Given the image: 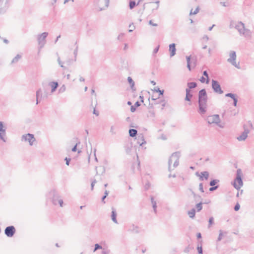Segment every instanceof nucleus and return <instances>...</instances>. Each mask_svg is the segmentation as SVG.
I'll return each mask as SVG.
<instances>
[{
    "instance_id": "nucleus-1",
    "label": "nucleus",
    "mask_w": 254,
    "mask_h": 254,
    "mask_svg": "<svg viewBox=\"0 0 254 254\" xmlns=\"http://www.w3.org/2000/svg\"><path fill=\"white\" fill-rule=\"evenodd\" d=\"M207 96L205 89L200 90L198 93L199 113L202 115L206 112Z\"/></svg>"
},
{
    "instance_id": "nucleus-2",
    "label": "nucleus",
    "mask_w": 254,
    "mask_h": 254,
    "mask_svg": "<svg viewBox=\"0 0 254 254\" xmlns=\"http://www.w3.org/2000/svg\"><path fill=\"white\" fill-rule=\"evenodd\" d=\"M235 28L238 31L240 35H242L248 39L252 38V32L250 30L245 27V24L242 21L238 22L236 24Z\"/></svg>"
},
{
    "instance_id": "nucleus-3",
    "label": "nucleus",
    "mask_w": 254,
    "mask_h": 254,
    "mask_svg": "<svg viewBox=\"0 0 254 254\" xmlns=\"http://www.w3.org/2000/svg\"><path fill=\"white\" fill-rule=\"evenodd\" d=\"M180 155V152H175L171 155L168 161V170L169 171L174 170L179 165Z\"/></svg>"
},
{
    "instance_id": "nucleus-4",
    "label": "nucleus",
    "mask_w": 254,
    "mask_h": 254,
    "mask_svg": "<svg viewBox=\"0 0 254 254\" xmlns=\"http://www.w3.org/2000/svg\"><path fill=\"white\" fill-rule=\"evenodd\" d=\"M49 195L52 197V202L54 205H56L59 203L61 207L63 206V200L55 190H51L49 193Z\"/></svg>"
},
{
    "instance_id": "nucleus-5",
    "label": "nucleus",
    "mask_w": 254,
    "mask_h": 254,
    "mask_svg": "<svg viewBox=\"0 0 254 254\" xmlns=\"http://www.w3.org/2000/svg\"><path fill=\"white\" fill-rule=\"evenodd\" d=\"M110 0H94V4L99 11H102L107 8Z\"/></svg>"
},
{
    "instance_id": "nucleus-6",
    "label": "nucleus",
    "mask_w": 254,
    "mask_h": 254,
    "mask_svg": "<svg viewBox=\"0 0 254 254\" xmlns=\"http://www.w3.org/2000/svg\"><path fill=\"white\" fill-rule=\"evenodd\" d=\"M242 172L240 169L237 170L236 178L233 184L234 188L239 190L243 186V183L242 179Z\"/></svg>"
},
{
    "instance_id": "nucleus-7",
    "label": "nucleus",
    "mask_w": 254,
    "mask_h": 254,
    "mask_svg": "<svg viewBox=\"0 0 254 254\" xmlns=\"http://www.w3.org/2000/svg\"><path fill=\"white\" fill-rule=\"evenodd\" d=\"M229 58L227 59V62L230 63L238 69H240V63L236 62V53L234 51H230L229 54Z\"/></svg>"
},
{
    "instance_id": "nucleus-8",
    "label": "nucleus",
    "mask_w": 254,
    "mask_h": 254,
    "mask_svg": "<svg viewBox=\"0 0 254 254\" xmlns=\"http://www.w3.org/2000/svg\"><path fill=\"white\" fill-rule=\"evenodd\" d=\"M48 35V33L45 32L37 36L38 43L39 46V48L42 49L46 43V38Z\"/></svg>"
},
{
    "instance_id": "nucleus-9",
    "label": "nucleus",
    "mask_w": 254,
    "mask_h": 254,
    "mask_svg": "<svg viewBox=\"0 0 254 254\" xmlns=\"http://www.w3.org/2000/svg\"><path fill=\"white\" fill-rule=\"evenodd\" d=\"M207 120L209 124H215L219 127H222L219 125L220 122V120L218 115L209 116L207 117Z\"/></svg>"
},
{
    "instance_id": "nucleus-10",
    "label": "nucleus",
    "mask_w": 254,
    "mask_h": 254,
    "mask_svg": "<svg viewBox=\"0 0 254 254\" xmlns=\"http://www.w3.org/2000/svg\"><path fill=\"white\" fill-rule=\"evenodd\" d=\"M21 140L28 142L30 145H32L33 142L35 141L34 135L30 133L23 135L21 137Z\"/></svg>"
},
{
    "instance_id": "nucleus-11",
    "label": "nucleus",
    "mask_w": 254,
    "mask_h": 254,
    "mask_svg": "<svg viewBox=\"0 0 254 254\" xmlns=\"http://www.w3.org/2000/svg\"><path fill=\"white\" fill-rule=\"evenodd\" d=\"M212 88L214 92L218 94H222L223 93V90L221 89L220 85L219 82L214 79L212 80Z\"/></svg>"
},
{
    "instance_id": "nucleus-12",
    "label": "nucleus",
    "mask_w": 254,
    "mask_h": 254,
    "mask_svg": "<svg viewBox=\"0 0 254 254\" xmlns=\"http://www.w3.org/2000/svg\"><path fill=\"white\" fill-rule=\"evenodd\" d=\"M16 230L14 226H7L4 230V234L8 237H12L15 233Z\"/></svg>"
},
{
    "instance_id": "nucleus-13",
    "label": "nucleus",
    "mask_w": 254,
    "mask_h": 254,
    "mask_svg": "<svg viewBox=\"0 0 254 254\" xmlns=\"http://www.w3.org/2000/svg\"><path fill=\"white\" fill-rule=\"evenodd\" d=\"M250 130L248 128H245L244 131L239 136L237 137V139L239 141H244L248 137V134L250 133Z\"/></svg>"
},
{
    "instance_id": "nucleus-14",
    "label": "nucleus",
    "mask_w": 254,
    "mask_h": 254,
    "mask_svg": "<svg viewBox=\"0 0 254 254\" xmlns=\"http://www.w3.org/2000/svg\"><path fill=\"white\" fill-rule=\"evenodd\" d=\"M49 86L51 88V93H54L59 86L58 82L51 81L49 83Z\"/></svg>"
},
{
    "instance_id": "nucleus-15",
    "label": "nucleus",
    "mask_w": 254,
    "mask_h": 254,
    "mask_svg": "<svg viewBox=\"0 0 254 254\" xmlns=\"http://www.w3.org/2000/svg\"><path fill=\"white\" fill-rule=\"evenodd\" d=\"M209 177V173L207 171H203L201 172L200 173V178H199V180L200 181H202L204 180H207Z\"/></svg>"
},
{
    "instance_id": "nucleus-16",
    "label": "nucleus",
    "mask_w": 254,
    "mask_h": 254,
    "mask_svg": "<svg viewBox=\"0 0 254 254\" xmlns=\"http://www.w3.org/2000/svg\"><path fill=\"white\" fill-rule=\"evenodd\" d=\"M176 45L174 43L169 45V51L170 52V57H173L176 54Z\"/></svg>"
},
{
    "instance_id": "nucleus-17",
    "label": "nucleus",
    "mask_w": 254,
    "mask_h": 254,
    "mask_svg": "<svg viewBox=\"0 0 254 254\" xmlns=\"http://www.w3.org/2000/svg\"><path fill=\"white\" fill-rule=\"evenodd\" d=\"M0 139L3 142H6V132L4 128H0Z\"/></svg>"
},
{
    "instance_id": "nucleus-18",
    "label": "nucleus",
    "mask_w": 254,
    "mask_h": 254,
    "mask_svg": "<svg viewBox=\"0 0 254 254\" xmlns=\"http://www.w3.org/2000/svg\"><path fill=\"white\" fill-rule=\"evenodd\" d=\"M112 215H111V217H112V221L115 223H118V221H117V220L116 219V217H117V213H116V210L115 208H114L113 207L112 208Z\"/></svg>"
},
{
    "instance_id": "nucleus-19",
    "label": "nucleus",
    "mask_w": 254,
    "mask_h": 254,
    "mask_svg": "<svg viewBox=\"0 0 254 254\" xmlns=\"http://www.w3.org/2000/svg\"><path fill=\"white\" fill-rule=\"evenodd\" d=\"M151 203L152 204V207H153V211L154 212V213L156 214L157 213V204H156V201H155L154 200V198L152 196H151Z\"/></svg>"
},
{
    "instance_id": "nucleus-20",
    "label": "nucleus",
    "mask_w": 254,
    "mask_h": 254,
    "mask_svg": "<svg viewBox=\"0 0 254 254\" xmlns=\"http://www.w3.org/2000/svg\"><path fill=\"white\" fill-rule=\"evenodd\" d=\"M21 58V56L19 54H17L11 61V64H14L17 63L19 60Z\"/></svg>"
},
{
    "instance_id": "nucleus-21",
    "label": "nucleus",
    "mask_w": 254,
    "mask_h": 254,
    "mask_svg": "<svg viewBox=\"0 0 254 254\" xmlns=\"http://www.w3.org/2000/svg\"><path fill=\"white\" fill-rule=\"evenodd\" d=\"M137 143L139 144L140 146H142L143 144L146 143V141L144 140L142 136H138L137 139Z\"/></svg>"
},
{
    "instance_id": "nucleus-22",
    "label": "nucleus",
    "mask_w": 254,
    "mask_h": 254,
    "mask_svg": "<svg viewBox=\"0 0 254 254\" xmlns=\"http://www.w3.org/2000/svg\"><path fill=\"white\" fill-rule=\"evenodd\" d=\"M186 96L185 100L187 101H190L192 97V95L190 94V89L187 88V89H186Z\"/></svg>"
},
{
    "instance_id": "nucleus-23",
    "label": "nucleus",
    "mask_w": 254,
    "mask_h": 254,
    "mask_svg": "<svg viewBox=\"0 0 254 254\" xmlns=\"http://www.w3.org/2000/svg\"><path fill=\"white\" fill-rule=\"evenodd\" d=\"M140 105V104L138 101L135 102L134 105L131 106L130 108V111L131 112H134L136 110V107H139Z\"/></svg>"
},
{
    "instance_id": "nucleus-24",
    "label": "nucleus",
    "mask_w": 254,
    "mask_h": 254,
    "mask_svg": "<svg viewBox=\"0 0 254 254\" xmlns=\"http://www.w3.org/2000/svg\"><path fill=\"white\" fill-rule=\"evenodd\" d=\"M137 131L135 129H130L129 130V134L131 137H134L137 134Z\"/></svg>"
},
{
    "instance_id": "nucleus-25",
    "label": "nucleus",
    "mask_w": 254,
    "mask_h": 254,
    "mask_svg": "<svg viewBox=\"0 0 254 254\" xmlns=\"http://www.w3.org/2000/svg\"><path fill=\"white\" fill-rule=\"evenodd\" d=\"M187 62V67L189 69V70H191L190 68V63H191V56H187L186 57Z\"/></svg>"
},
{
    "instance_id": "nucleus-26",
    "label": "nucleus",
    "mask_w": 254,
    "mask_h": 254,
    "mask_svg": "<svg viewBox=\"0 0 254 254\" xmlns=\"http://www.w3.org/2000/svg\"><path fill=\"white\" fill-rule=\"evenodd\" d=\"M130 230L134 233H138L140 232L139 227L134 225H132V229H131Z\"/></svg>"
},
{
    "instance_id": "nucleus-27",
    "label": "nucleus",
    "mask_w": 254,
    "mask_h": 254,
    "mask_svg": "<svg viewBox=\"0 0 254 254\" xmlns=\"http://www.w3.org/2000/svg\"><path fill=\"white\" fill-rule=\"evenodd\" d=\"M195 210L194 208H192L188 212V215L191 218H193L195 216Z\"/></svg>"
},
{
    "instance_id": "nucleus-28",
    "label": "nucleus",
    "mask_w": 254,
    "mask_h": 254,
    "mask_svg": "<svg viewBox=\"0 0 254 254\" xmlns=\"http://www.w3.org/2000/svg\"><path fill=\"white\" fill-rule=\"evenodd\" d=\"M153 91L158 92L159 94V96L161 95H163L164 93V90H160V88L158 87H155L154 89L153 90Z\"/></svg>"
},
{
    "instance_id": "nucleus-29",
    "label": "nucleus",
    "mask_w": 254,
    "mask_h": 254,
    "mask_svg": "<svg viewBox=\"0 0 254 254\" xmlns=\"http://www.w3.org/2000/svg\"><path fill=\"white\" fill-rule=\"evenodd\" d=\"M196 86H197L196 83L194 82H189L188 83V86L189 87V89L194 88L196 87Z\"/></svg>"
},
{
    "instance_id": "nucleus-30",
    "label": "nucleus",
    "mask_w": 254,
    "mask_h": 254,
    "mask_svg": "<svg viewBox=\"0 0 254 254\" xmlns=\"http://www.w3.org/2000/svg\"><path fill=\"white\" fill-rule=\"evenodd\" d=\"M127 80H128V83L130 85L131 88L132 89H133V88L134 85V82L133 80L132 79V78L130 77H128Z\"/></svg>"
},
{
    "instance_id": "nucleus-31",
    "label": "nucleus",
    "mask_w": 254,
    "mask_h": 254,
    "mask_svg": "<svg viewBox=\"0 0 254 254\" xmlns=\"http://www.w3.org/2000/svg\"><path fill=\"white\" fill-rule=\"evenodd\" d=\"M225 96L226 97H230L233 100H234V99H235L236 98H237V95L234 94H233V93H227L225 95Z\"/></svg>"
},
{
    "instance_id": "nucleus-32",
    "label": "nucleus",
    "mask_w": 254,
    "mask_h": 254,
    "mask_svg": "<svg viewBox=\"0 0 254 254\" xmlns=\"http://www.w3.org/2000/svg\"><path fill=\"white\" fill-rule=\"evenodd\" d=\"M135 5H137V4H136V2L134 1H130L129 3V8L130 9H133Z\"/></svg>"
},
{
    "instance_id": "nucleus-33",
    "label": "nucleus",
    "mask_w": 254,
    "mask_h": 254,
    "mask_svg": "<svg viewBox=\"0 0 254 254\" xmlns=\"http://www.w3.org/2000/svg\"><path fill=\"white\" fill-rule=\"evenodd\" d=\"M202 203L200 202L196 205V208L197 209V211L198 212L200 211L202 209Z\"/></svg>"
},
{
    "instance_id": "nucleus-34",
    "label": "nucleus",
    "mask_w": 254,
    "mask_h": 254,
    "mask_svg": "<svg viewBox=\"0 0 254 254\" xmlns=\"http://www.w3.org/2000/svg\"><path fill=\"white\" fill-rule=\"evenodd\" d=\"M41 92H42V90H41V89H39L37 91H36V104H38L39 103V102H38V97L40 95V94L41 93Z\"/></svg>"
},
{
    "instance_id": "nucleus-35",
    "label": "nucleus",
    "mask_w": 254,
    "mask_h": 254,
    "mask_svg": "<svg viewBox=\"0 0 254 254\" xmlns=\"http://www.w3.org/2000/svg\"><path fill=\"white\" fill-rule=\"evenodd\" d=\"M196 59L195 57H192L191 60L190 65H192L193 67L196 65Z\"/></svg>"
},
{
    "instance_id": "nucleus-36",
    "label": "nucleus",
    "mask_w": 254,
    "mask_h": 254,
    "mask_svg": "<svg viewBox=\"0 0 254 254\" xmlns=\"http://www.w3.org/2000/svg\"><path fill=\"white\" fill-rule=\"evenodd\" d=\"M219 182L218 180H213L210 181L209 185L210 186H215V185Z\"/></svg>"
},
{
    "instance_id": "nucleus-37",
    "label": "nucleus",
    "mask_w": 254,
    "mask_h": 254,
    "mask_svg": "<svg viewBox=\"0 0 254 254\" xmlns=\"http://www.w3.org/2000/svg\"><path fill=\"white\" fill-rule=\"evenodd\" d=\"M203 74L204 76H205L207 78V79L206 80V83L207 84H208L209 83V79L208 74L207 73V71L206 70L204 71L203 72Z\"/></svg>"
},
{
    "instance_id": "nucleus-38",
    "label": "nucleus",
    "mask_w": 254,
    "mask_h": 254,
    "mask_svg": "<svg viewBox=\"0 0 254 254\" xmlns=\"http://www.w3.org/2000/svg\"><path fill=\"white\" fill-rule=\"evenodd\" d=\"M199 7H197L194 11H192V9L190 10V14H196L199 12Z\"/></svg>"
},
{
    "instance_id": "nucleus-39",
    "label": "nucleus",
    "mask_w": 254,
    "mask_h": 254,
    "mask_svg": "<svg viewBox=\"0 0 254 254\" xmlns=\"http://www.w3.org/2000/svg\"><path fill=\"white\" fill-rule=\"evenodd\" d=\"M102 249V247L101 246H100L98 244H96L95 245V248L94 250V252H95L96 251H97L98 249Z\"/></svg>"
},
{
    "instance_id": "nucleus-40",
    "label": "nucleus",
    "mask_w": 254,
    "mask_h": 254,
    "mask_svg": "<svg viewBox=\"0 0 254 254\" xmlns=\"http://www.w3.org/2000/svg\"><path fill=\"white\" fill-rule=\"evenodd\" d=\"M58 62L59 64V65L63 68H65V67L63 65V63L61 61V59H60V57H58Z\"/></svg>"
},
{
    "instance_id": "nucleus-41",
    "label": "nucleus",
    "mask_w": 254,
    "mask_h": 254,
    "mask_svg": "<svg viewBox=\"0 0 254 254\" xmlns=\"http://www.w3.org/2000/svg\"><path fill=\"white\" fill-rule=\"evenodd\" d=\"M222 236H223V232L222 230L219 231V235L218 238V241H220L222 239Z\"/></svg>"
},
{
    "instance_id": "nucleus-42",
    "label": "nucleus",
    "mask_w": 254,
    "mask_h": 254,
    "mask_svg": "<svg viewBox=\"0 0 254 254\" xmlns=\"http://www.w3.org/2000/svg\"><path fill=\"white\" fill-rule=\"evenodd\" d=\"M65 86L64 85H63L61 88L60 89H59V92H64L65 91Z\"/></svg>"
},
{
    "instance_id": "nucleus-43",
    "label": "nucleus",
    "mask_w": 254,
    "mask_h": 254,
    "mask_svg": "<svg viewBox=\"0 0 254 254\" xmlns=\"http://www.w3.org/2000/svg\"><path fill=\"white\" fill-rule=\"evenodd\" d=\"M213 221H214V219H213V217H210L209 219V224H208V227H210V226L213 223Z\"/></svg>"
},
{
    "instance_id": "nucleus-44",
    "label": "nucleus",
    "mask_w": 254,
    "mask_h": 254,
    "mask_svg": "<svg viewBox=\"0 0 254 254\" xmlns=\"http://www.w3.org/2000/svg\"><path fill=\"white\" fill-rule=\"evenodd\" d=\"M218 186H212V187L209 188V191H214V190H216L217 189H218Z\"/></svg>"
},
{
    "instance_id": "nucleus-45",
    "label": "nucleus",
    "mask_w": 254,
    "mask_h": 254,
    "mask_svg": "<svg viewBox=\"0 0 254 254\" xmlns=\"http://www.w3.org/2000/svg\"><path fill=\"white\" fill-rule=\"evenodd\" d=\"M199 190L202 192H204L203 188V184L202 183H200L199 185Z\"/></svg>"
},
{
    "instance_id": "nucleus-46",
    "label": "nucleus",
    "mask_w": 254,
    "mask_h": 254,
    "mask_svg": "<svg viewBox=\"0 0 254 254\" xmlns=\"http://www.w3.org/2000/svg\"><path fill=\"white\" fill-rule=\"evenodd\" d=\"M110 252V251L109 250L103 249V250L102 252V254H109Z\"/></svg>"
},
{
    "instance_id": "nucleus-47",
    "label": "nucleus",
    "mask_w": 254,
    "mask_h": 254,
    "mask_svg": "<svg viewBox=\"0 0 254 254\" xmlns=\"http://www.w3.org/2000/svg\"><path fill=\"white\" fill-rule=\"evenodd\" d=\"M240 206L239 203H237L235 205L234 207V210L235 211H238L240 209Z\"/></svg>"
},
{
    "instance_id": "nucleus-48",
    "label": "nucleus",
    "mask_w": 254,
    "mask_h": 254,
    "mask_svg": "<svg viewBox=\"0 0 254 254\" xmlns=\"http://www.w3.org/2000/svg\"><path fill=\"white\" fill-rule=\"evenodd\" d=\"M128 145H129L128 146L126 149V152L127 153H129L130 152V149H131L130 147H131V143H129Z\"/></svg>"
},
{
    "instance_id": "nucleus-49",
    "label": "nucleus",
    "mask_w": 254,
    "mask_h": 254,
    "mask_svg": "<svg viewBox=\"0 0 254 254\" xmlns=\"http://www.w3.org/2000/svg\"><path fill=\"white\" fill-rule=\"evenodd\" d=\"M197 251H198V253L199 254H202V247L200 246V247H197Z\"/></svg>"
},
{
    "instance_id": "nucleus-50",
    "label": "nucleus",
    "mask_w": 254,
    "mask_h": 254,
    "mask_svg": "<svg viewBox=\"0 0 254 254\" xmlns=\"http://www.w3.org/2000/svg\"><path fill=\"white\" fill-rule=\"evenodd\" d=\"M149 24L153 26H158V24L157 23H153L151 20L149 21Z\"/></svg>"
},
{
    "instance_id": "nucleus-51",
    "label": "nucleus",
    "mask_w": 254,
    "mask_h": 254,
    "mask_svg": "<svg viewBox=\"0 0 254 254\" xmlns=\"http://www.w3.org/2000/svg\"><path fill=\"white\" fill-rule=\"evenodd\" d=\"M70 160H71V159H70V158H67V157H66V158H65V161H66V164L67 165H68V166L69 165V162H70Z\"/></svg>"
},
{
    "instance_id": "nucleus-52",
    "label": "nucleus",
    "mask_w": 254,
    "mask_h": 254,
    "mask_svg": "<svg viewBox=\"0 0 254 254\" xmlns=\"http://www.w3.org/2000/svg\"><path fill=\"white\" fill-rule=\"evenodd\" d=\"M237 102H238V99H237V97L233 100V105L235 107L237 106Z\"/></svg>"
},
{
    "instance_id": "nucleus-53",
    "label": "nucleus",
    "mask_w": 254,
    "mask_h": 254,
    "mask_svg": "<svg viewBox=\"0 0 254 254\" xmlns=\"http://www.w3.org/2000/svg\"><path fill=\"white\" fill-rule=\"evenodd\" d=\"M96 180H94L91 183V190H93V188H94V186L96 183Z\"/></svg>"
},
{
    "instance_id": "nucleus-54",
    "label": "nucleus",
    "mask_w": 254,
    "mask_h": 254,
    "mask_svg": "<svg viewBox=\"0 0 254 254\" xmlns=\"http://www.w3.org/2000/svg\"><path fill=\"white\" fill-rule=\"evenodd\" d=\"M159 46H158L157 47H156L153 50V54H156L159 50Z\"/></svg>"
},
{
    "instance_id": "nucleus-55",
    "label": "nucleus",
    "mask_w": 254,
    "mask_h": 254,
    "mask_svg": "<svg viewBox=\"0 0 254 254\" xmlns=\"http://www.w3.org/2000/svg\"><path fill=\"white\" fill-rule=\"evenodd\" d=\"M124 34L123 33H121L118 36V40H121L122 39V38L124 36Z\"/></svg>"
},
{
    "instance_id": "nucleus-56",
    "label": "nucleus",
    "mask_w": 254,
    "mask_h": 254,
    "mask_svg": "<svg viewBox=\"0 0 254 254\" xmlns=\"http://www.w3.org/2000/svg\"><path fill=\"white\" fill-rule=\"evenodd\" d=\"M77 52H78V47L77 46L74 51V55L75 57H76L77 56Z\"/></svg>"
},
{
    "instance_id": "nucleus-57",
    "label": "nucleus",
    "mask_w": 254,
    "mask_h": 254,
    "mask_svg": "<svg viewBox=\"0 0 254 254\" xmlns=\"http://www.w3.org/2000/svg\"><path fill=\"white\" fill-rule=\"evenodd\" d=\"M129 27L130 28H131V29H129V30H128V31H129V32H132V31H133V29H134V26L133 25L131 26V25H130Z\"/></svg>"
},
{
    "instance_id": "nucleus-58",
    "label": "nucleus",
    "mask_w": 254,
    "mask_h": 254,
    "mask_svg": "<svg viewBox=\"0 0 254 254\" xmlns=\"http://www.w3.org/2000/svg\"><path fill=\"white\" fill-rule=\"evenodd\" d=\"M200 81L202 83H204L205 82V78L203 76H202L200 79Z\"/></svg>"
},
{
    "instance_id": "nucleus-59",
    "label": "nucleus",
    "mask_w": 254,
    "mask_h": 254,
    "mask_svg": "<svg viewBox=\"0 0 254 254\" xmlns=\"http://www.w3.org/2000/svg\"><path fill=\"white\" fill-rule=\"evenodd\" d=\"M77 144L72 148V151L73 152H75L77 149Z\"/></svg>"
},
{
    "instance_id": "nucleus-60",
    "label": "nucleus",
    "mask_w": 254,
    "mask_h": 254,
    "mask_svg": "<svg viewBox=\"0 0 254 254\" xmlns=\"http://www.w3.org/2000/svg\"><path fill=\"white\" fill-rule=\"evenodd\" d=\"M107 196L106 195H104L102 198V201L105 203V201H104V199L106 198Z\"/></svg>"
},
{
    "instance_id": "nucleus-61",
    "label": "nucleus",
    "mask_w": 254,
    "mask_h": 254,
    "mask_svg": "<svg viewBox=\"0 0 254 254\" xmlns=\"http://www.w3.org/2000/svg\"><path fill=\"white\" fill-rule=\"evenodd\" d=\"M190 191H191V193L193 194L194 197L196 198L197 196V195H196L195 193L192 190H190Z\"/></svg>"
},
{
    "instance_id": "nucleus-62",
    "label": "nucleus",
    "mask_w": 254,
    "mask_h": 254,
    "mask_svg": "<svg viewBox=\"0 0 254 254\" xmlns=\"http://www.w3.org/2000/svg\"><path fill=\"white\" fill-rule=\"evenodd\" d=\"M161 138L163 140H165V139H166V137L164 135H162L161 136Z\"/></svg>"
},
{
    "instance_id": "nucleus-63",
    "label": "nucleus",
    "mask_w": 254,
    "mask_h": 254,
    "mask_svg": "<svg viewBox=\"0 0 254 254\" xmlns=\"http://www.w3.org/2000/svg\"><path fill=\"white\" fill-rule=\"evenodd\" d=\"M3 42L5 43V44H8L9 42L8 40L4 39V38L3 39Z\"/></svg>"
},
{
    "instance_id": "nucleus-64",
    "label": "nucleus",
    "mask_w": 254,
    "mask_h": 254,
    "mask_svg": "<svg viewBox=\"0 0 254 254\" xmlns=\"http://www.w3.org/2000/svg\"><path fill=\"white\" fill-rule=\"evenodd\" d=\"M127 48H128V45H127V44H125V46H124V49L125 50H127Z\"/></svg>"
}]
</instances>
